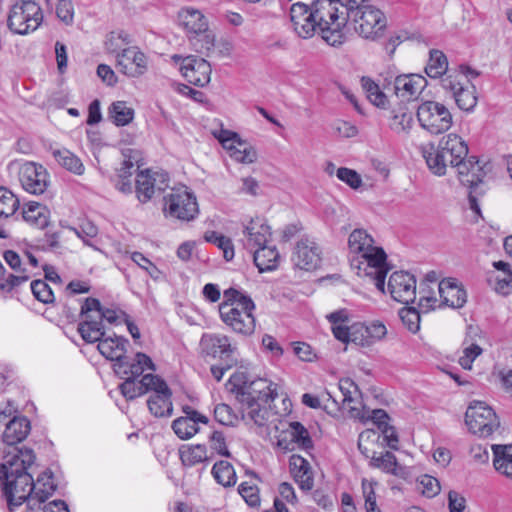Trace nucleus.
Masks as SVG:
<instances>
[{
    "mask_svg": "<svg viewBox=\"0 0 512 512\" xmlns=\"http://www.w3.org/2000/svg\"><path fill=\"white\" fill-rule=\"evenodd\" d=\"M35 461L33 450H19L0 464V488L6 497L9 508L28 502L33 493V476L30 472Z\"/></svg>",
    "mask_w": 512,
    "mask_h": 512,
    "instance_id": "nucleus-1",
    "label": "nucleus"
},
{
    "mask_svg": "<svg viewBox=\"0 0 512 512\" xmlns=\"http://www.w3.org/2000/svg\"><path fill=\"white\" fill-rule=\"evenodd\" d=\"M438 144L441 148V152L448 157L450 166L457 169L460 182L470 189V208L476 213H479L480 208L475 194L484 193L483 190L479 192L477 190L478 186L483 183V179L487 174L486 165H481L475 156L467 157L468 146L457 134L450 133L442 137Z\"/></svg>",
    "mask_w": 512,
    "mask_h": 512,
    "instance_id": "nucleus-2",
    "label": "nucleus"
},
{
    "mask_svg": "<svg viewBox=\"0 0 512 512\" xmlns=\"http://www.w3.org/2000/svg\"><path fill=\"white\" fill-rule=\"evenodd\" d=\"M341 2L334 0H314L310 9L319 22V33L322 39L331 46L342 45L345 40V28L349 16L341 8Z\"/></svg>",
    "mask_w": 512,
    "mask_h": 512,
    "instance_id": "nucleus-3",
    "label": "nucleus"
},
{
    "mask_svg": "<svg viewBox=\"0 0 512 512\" xmlns=\"http://www.w3.org/2000/svg\"><path fill=\"white\" fill-rule=\"evenodd\" d=\"M227 386L242 407L255 406L257 403L267 404L278 396L277 384L265 378L249 380L246 373L239 371L230 376Z\"/></svg>",
    "mask_w": 512,
    "mask_h": 512,
    "instance_id": "nucleus-4",
    "label": "nucleus"
},
{
    "mask_svg": "<svg viewBox=\"0 0 512 512\" xmlns=\"http://www.w3.org/2000/svg\"><path fill=\"white\" fill-rule=\"evenodd\" d=\"M350 266L358 276L370 278L379 291H385V279L389 267L387 254L382 247L374 245L367 252L352 256Z\"/></svg>",
    "mask_w": 512,
    "mask_h": 512,
    "instance_id": "nucleus-5",
    "label": "nucleus"
},
{
    "mask_svg": "<svg viewBox=\"0 0 512 512\" xmlns=\"http://www.w3.org/2000/svg\"><path fill=\"white\" fill-rule=\"evenodd\" d=\"M43 21L40 6L33 0H17L10 8L7 26L15 34L35 31Z\"/></svg>",
    "mask_w": 512,
    "mask_h": 512,
    "instance_id": "nucleus-6",
    "label": "nucleus"
},
{
    "mask_svg": "<svg viewBox=\"0 0 512 512\" xmlns=\"http://www.w3.org/2000/svg\"><path fill=\"white\" fill-rule=\"evenodd\" d=\"M349 20L354 24L356 33L368 40H377L383 36L387 26L384 13L373 5H360L349 12Z\"/></svg>",
    "mask_w": 512,
    "mask_h": 512,
    "instance_id": "nucleus-7",
    "label": "nucleus"
},
{
    "mask_svg": "<svg viewBox=\"0 0 512 512\" xmlns=\"http://www.w3.org/2000/svg\"><path fill=\"white\" fill-rule=\"evenodd\" d=\"M242 307L222 302L219 306L221 320L235 333L245 336L251 335L255 330V318L252 314L255 304L251 298H242Z\"/></svg>",
    "mask_w": 512,
    "mask_h": 512,
    "instance_id": "nucleus-8",
    "label": "nucleus"
},
{
    "mask_svg": "<svg viewBox=\"0 0 512 512\" xmlns=\"http://www.w3.org/2000/svg\"><path fill=\"white\" fill-rule=\"evenodd\" d=\"M469 431L479 437H488L499 428L500 422L491 407L482 401H473L465 413Z\"/></svg>",
    "mask_w": 512,
    "mask_h": 512,
    "instance_id": "nucleus-9",
    "label": "nucleus"
},
{
    "mask_svg": "<svg viewBox=\"0 0 512 512\" xmlns=\"http://www.w3.org/2000/svg\"><path fill=\"white\" fill-rule=\"evenodd\" d=\"M420 126L431 134H441L450 129L452 115L448 108L436 101H425L417 109Z\"/></svg>",
    "mask_w": 512,
    "mask_h": 512,
    "instance_id": "nucleus-10",
    "label": "nucleus"
},
{
    "mask_svg": "<svg viewBox=\"0 0 512 512\" xmlns=\"http://www.w3.org/2000/svg\"><path fill=\"white\" fill-rule=\"evenodd\" d=\"M164 202L165 214L179 220L190 221L199 212L195 195L186 187L172 189Z\"/></svg>",
    "mask_w": 512,
    "mask_h": 512,
    "instance_id": "nucleus-11",
    "label": "nucleus"
},
{
    "mask_svg": "<svg viewBox=\"0 0 512 512\" xmlns=\"http://www.w3.org/2000/svg\"><path fill=\"white\" fill-rule=\"evenodd\" d=\"M100 301L96 298H87L81 307V321L78 332L87 343L100 341L104 336V328L99 314Z\"/></svg>",
    "mask_w": 512,
    "mask_h": 512,
    "instance_id": "nucleus-12",
    "label": "nucleus"
},
{
    "mask_svg": "<svg viewBox=\"0 0 512 512\" xmlns=\"http://www.w3.org/2000/svg\"><path fill=\"white\" fill-rule=\"evenodd\" d=\"M119 39L120 36H115V42ZM115 53L116 67L124 75L138 78L148 70V59L137 46L120 49L118 43H115Z\"/></svg>",
    "mask_w": 512,
    "mask_h": 512,
    "instance_id": "nucleus-13",
    "label": "nucleus"
},
{
    "mask_svg": "<svg viewBox=\"0 0 512 512\" xmlns=\"http://www.w3.org/2000/svg\"><path fill=\"white\" fill-rule=\"evenodd\" d=\"M170 185L167 172L141 170L136 176L135 193L141 203L149 202L156 193L164 192Z\"/></svg>",
    "mask_w": 512,
    "mask_h": 512,
    "instance_id": "nucleus-14",
    "label": "nucleus"
},
{
    "mask_svg": "<svg viewBox=\"0 0 512 512\" xmlns=\"http://www.w3.org/2000/svg\"><path fill=\"white\" fill-rule=\"evenodd\" d=\"M379 438L380 435L375 430L367 429L361 432L358 438V449L366 458H370V467L380 469L386 474L398 475V461L392 452L386 451L379 455L376 452H373L372 455L369 454V449L365 444L374 442Z\"/></svg>",
    "mask_w": 512,
    "mask_h": 512,
    "instance_id": "nucleus-15",
    "label": "nucleus"
},
{
    "mask_svg": "<svg viewBox=\"0 0 512 512\" xmlns=\"http://www.w3.org/2000/svg\"><path fill=\"white\" fill-rule=\"evenodd\" d=\"M459 77V74H447L441 80L442 87L452 94L459 109L471 112L478 102L476 88L468 80L464 83Z\"/></svg>",
    "mask_w": 512,
    "mask_h": 512,
    "instance_id": "nucleus-16",
    "label": "nucleus"
},
{
    "mask_svg": "<svg viewBox=\"0 0 512 512\" xmlns=\"http://www.w3.org/2000/svg\"><path fill=\"white\" fill-rule=\"evenodd\" d=\"M49 178L47 169L35 162H25L18 168V180L22 188L33 195H41L47 190Z\"/></svg>",
    "mask_w": 512,
    "mask_h": 512,
    "instance_id": "nucleus-17",
    "label": "nucleus"
},
{
    "mask_svg": "<svg viewBox=\"0 0 512 512\" xmlns=\"http://www.w3.org/2000/svg\"><path fill=\"white\" fill-rule=\"evenodd\" d=\"M172 60L180 62V72L189 83L203 87L210 82L211 66L205 59L193 55H173Z\"/></svg>",
    "mask_w": 512,
    "mask_h": 512,
    "instance_id": "nucleus-18",
    "label": "nucleus"
},
{
    "mask_svg": "<svg viewBox=\"0 0 512 512\" xmlns=\"http://www.w3.org/2000/svg\"><path fill=\"white\" fill-rule=\"evenodd\" d=\"M388 290L395 301L413 303L416 298V279L406 271L393 272L388 280Z\"/></svg>",
    "mask_w": 512,
    "mask_h": 512,
    "instance_id": "nucleus-19",
    "label": "nucleus"
},
{
    "mask_svg": "<svg viewBox=\"0 0 512 512\" xmlns=\"http://www.w3.org/2000/svg\"><path fill=\"white\" fill-rule=\"evenodd\" d=\"M154 382L150 389L153 394L147 400L149 411L155 417H169L173 412L172 391L160 376L156 375Z\"/></svg>",
    "mask_w": 512,
    "mask_h": 512,
    "instance_id": "nucleus-20",
    "label": "nucleus"
},
{
    "mask_svg": "<svg viewBox=\"0 0 512 512\" xmlns=\"http://www.w3.org/2000/svg\"><path fill=\"white\" fill-rule=\"evenodd\" d=\"M290 19L295 33L303 39L311 38L319 30V22L313 16L310 7L302 2L291 6Z\"/></svg>",
    "mask_w": 512,
    "mask_h": 512,
    "instance_id": "nucleus-21",
    "label": "nucleus"
},
{
    "mask_svg": "<svg viewBox=\"0 0 512 512\" xmlns=\"http://www.w3.org/2000/svg\"><path fill=\"white\" fill-rule=\"evenodd\" d=\"M202 352L213 358L231 359L237 351V346L224 334L205 333L200 340Z\"/></svg>",
    "mask_w": 512,
    "mask_h": 512,
    "instance_id": "nucleus-22",
    "label": "nucleus"
},
{
    "mask_svg": "<svg viewBox=\"0 0 512 512\" xmlns=\"http://www.w3.org/2000/svg\"><path fill=\"white\" fill-rule=\"evenodd\" d=\"M113 370L120 378L138 379L145 370L155 371L156 366L145 353H136L133 359L124 357L113 364Z\"/></svg>",
    "mask_w": 512,
    "mask_h": 512,
    "instance_id": "nucleus-23",
    "label": "nucleus"
},
{
    "mask_svg": "<svg viewBox=\"0 0 512 512\" xmlns=\"http://www.w3.org/2000/svg\"><path fill=\"white\" fill-rule=\"evenodd\" d=\"M57 486L53 480V473L50 470H45L41 473L36 481L33 480V493L30 495L28 502V511L38 512L41 506L45 503L55 492Z\"/></svg>",
    "mask_w": 512,
    "mask_h": 512,
    "instance_id": "nucleus-24",
    "label": "nucleus"
},
{
    "mask_svg": "<svg viewBox=\"0 0 512 512\" xmlns=\"http://www.w3.org/2000/svg\"><path fill=\"white\" fill-rule=\"evenodd\" d=\"M320 254L317 243L309 239H301L294 248L292 261L296 267L309 271L320 264Z\"/></svg>",
    "mask_w": 512,
    "mask_h": 512,
    "instance_id": "nucleus-25",
    "label": "nucleus"
},
{
    "mask_svg": "<svg viewBox=\"0 0 512 512\" xmlns=\"http://www.w3.org/2000/svg\"><path fill=\"white\" fill-rule=\"evenodd\" d=\"M294 444L305 451L313 448L309 432L300 422L289 423V428L278 439V446L284 450H294Z\"/></svg>",
    "mask_w": 512,
    "mask_h": 512,
    "instance_id": "nucleus-26",
    "label": "nucleus"
},
{
    "mask_svg": "<svg viewBox=\"0 0 512 512\" xmlns=\"http://www.w3.org/2000/svg\"><path fill=\"white\" fill-rule=\"evenodd\" d=\"M243 233L246 237L244 246L251 252L266 245L271 237L270 227L267 225L266 221L260 217L251 219L245 226Z\"/></svg>",
    "mask_w": 512,
    "mask_h": 512,
    "instance_id": "nucleus-27",
    "label": "nucleus"
},
{
    "mask_svg": "<svg viewBox=\"0 0 512 512\" xmlns=\"http://www.w3.org/2000/svg\"><path fill=\"white\" fill-rule=\"evenodd\" d=\"M438 292L441 304L451 308H461L467 302V293L455 278H446L439 282Z\"/></svg>",
    "mask_w": 512,
    "mask_h": 512,
    "instance_id": "nucleus-28",
    "label": "nucleus"
},
{
    "mask_svg": "<svg viewBox=\"0 0 512 512\" xmlns=\"http://www.w3.org/2000/svg\"><path fill=\"white\" fill-rule=\"evenodd\" d=\"M180 24L187 30V32L200 35L204 34L207 40V49L213 46V41L210 35L206 34L208 30V22L205 16L197 9L187 7L183 8L178 15Z\"/></svg>",
    "mask_w": 512,
    "mask_h": 512,
    "instance_id": "nucleus-29",
    "label": "nucleus"
},
{
    "mask_svg": "<svg viewBox=\"0 0 512 512\" xmlns=\"http://www.w3.org/2000/svg\"><path fill=\"white\" fill-rule=\"evenodd\" d=\"M426 79L419 74L399 75L394 81L395 94L405 100L416 99L426 87Z\"/></svg>",
    "mask_w": 512,
    "mask_h": 512,
    "instance_id": "nucleus-30",
    "label": "nucleus"
},
{
    "mask_svg": "<svg viewBox=\"0 0 512 512\" xmlns=\"http://www.w3.org/2000/svg\"><path fill=\"white\" fill-rule=\"evenodd\" d=\"M290 472L300 489L310 491L314 486L313 472L309 462L300 455L293 454L289 459Z\"/></svg>",
    "mask_w": 512,
    "mask_h": 512,
    "instance_id": "nucleus-31",
    "label": "nucleus"
},
{
    "mask_svg": "<svg viewBox=\"0 0 512 512\" xmlns=\"http://www.w3.org/2000/svg\"><path fill=\"white\" fill-rule=\"evenodd\" d=\"M366 332V324L362 322L336 326L333 329V335L337 340L343 343L353 342L361 346H369Z\"/></svg>",
    "mask_w": 512,
    "mask_h": 512,
    "instance_id": "nucleus-32",
    "label": "nucleus"
},
{
    "mask_svg": "<svg viewBox=\"0 0 512 512\" xmlns=\"http://www.w3.org/2000/svg\"><path fill=\"white\" fill-rule=\"evenodd\" d=\"M421 153L433 174L437 176L446 174V169L450 166V163L448 157L441 152L439 144L435 145L432 142L423 144L421 146Z\"/></svg>",
    "mask_w": 512,
    "mask_h": 512,
    "instance_id": "nucleus-33",
    "label": "nucleus"
},
{
    "mask_svg": "<svg viewBox=\"0 0 512 512\" xmlns=\"http://www.w3.org/2000/svg\"><path fill=\"white\" fill-rule=\"evenodd\" d=\"M155 377V374L148 373L143 375L140 380L123 378L124 381L119 385V390L127 400H133L154 388L152 385L155 384Z\"/></svg>",
    "mask_w": 512,
    "mask_h": 512,
    "instance_id": "nucleus-34",
    "label": "nucleus"
},
{
    "mask_svg": "<svg viewBox=\"0 0 512 512\" xmlns=\"http://www.w3.org/2000/svg\"><path fill=\"white\" fill-rule=\"evenodd\" d=\"M30 432V422L26 417H14L5 427L3 442L13 446L22 442Z\"/></svg>",
    "mask_w": 512,
    "mask_h": 512,
    "instance_id": "nucleus-35",
    "label": "nucleus"
},
{
    "mask_svg": "<svg viewBox=\"0 0 512 512\" xmlns=\"http://www.w3.org/2000/svg\"><path fill=\"white\" fill-rule=\"evenodd\" d=\"M98 342L97 348L106 359L116 363L125 357L127 339L116 335L114 337L104 336Z\"/></svg>",
    "mask_w": 512,
    "mask_h": 512,
    "instance_id": "nucleus-36",
    "label": "nucleus"
},
{
    "mask_svg": "<svg viewBox=\"0 0 512 512\" xmlns=\"http://www.w3.org/2000/svg\"><path fill=\"white\" fill-rule=\"evenodd\" d=\"M491 448L495 470L508 479H512V444H494Z\"/></svg>",
    "mask_w": 512,
    "mask_h": 512,
    "instance_id": "nucleus-37",
    "label": "nucleus"
},
{
    "mask_svg": "<svg viewBox=\"0 0 512 512\" xmlns=\"http://www.w3.org/2000/svg\"><path fill=\"white\" fill-rule=\"evenodd\" d=\"M389 128L398 135H408L414 124L413 113L404 106L392 110Z\"/></svg>",
    "mask_w": 512,
    "mask_h": 512,
    "instance_id": "nucleus-38",
    "label": "nucleus"
},
{
    "mask_svg": "<svg viewBox=\"0 0 512 512\" xmlns=\"http://www.w3.org/2000/svg\"><path fill=\"white\" fill-rule=\"evenodd\" d=\"M22 214L24 220L36 228L43 229L49 224V210L38 202L27 203Z\"/></svg>",
    "mask_w": 512,
    "mask_h": 512,
    "instance_id": "nucleus-39",
    "label": "nucleus"
},
{
    "mask_svg": "<svg viewBox=\"0 0 512 512\" xmlns=\"http://www.w3.org/2000/svg\"><path fill=\"white\" fill-rule=\"evenodd\" d=\"M279 257L280 255L276 247L268 246L267 244L253 252L254 263L260 272L271 271L277 268Z\"/></svg>",
    "mask_w": 512,
    "mask_h": 512,
    "instance_id": "nucleus-40",
    "label": "nucleus"
},
{
    "mask_svg": "<svg viewBox=\"0 0 512 512\" xmlns=\"http://www.w3.org/2000/svg\"><path fill=\"white\" fill-rule=\"evenodd\" d=\"M374 245V238L363 228L354 229L348 237V249L352 256L367 252Z\"/></svg>",
    "mask_w": 512,
    "mask_h": 512,
    "instance_id": "nucleus-41",
    "label": "nucleus"
},
{
    "mask_svg": "<svg viewBox=\"0 0 512 512\" xmlns=\"http://www.w3.org/2000/svg\"><path fill=\"white\" fill-rule=\"evenodd\" d=\"M493 267L498 271L495 277V291L502 295L512 293V270L510 264L504 261H494Z\"/></svg>",
    "mask_w": 512,
    "mask_h": 512,
    "instance_id": "nucleus-42",
    "label": "nucleus"
},
{
    "mask_svg": "<svg viewBox=\"0 0 512 512\" xmlns=\"http://www.w3.org/2000/svg\"><path fill=\"white\" fill-rule=\"evenodd\" d=\"M109 118L117 127L126 126L134 119L135 111L125 101H115L108 109Z\"/></svg>",
    "mask_w": 512,
    "mask_h": 512,
    "instance_id": "nucleus-43",
    "label": "nucleus"
},
{
    "mask_svg": "<svg viewBox=\"0 0 512 512\" xmlns=\"http://www.w3.org/2000/svg\"><path fill=\"white\" fill-rule=\"evenodd\" d=\"M448 71V60L446 55L437 49L429 52V60L425 67L426 74L433 79L443 77Z\"/></svg>",
    "mask_w": 512,
    "mask_h": 512,
    "instance_id": "nucleus-44",
    "label": "nucleus"
},
{
    "mask_svg": "<svg viewBox=\"0 0 512 512\" xmlns=\"http://www.w3.org/2000/svg\"><path fill=\"white\" fill-rule=\"evenodd\" d=\"M212 475L216 482L224 487H232L237 481L234 467L226 460L218 461L213 465Z\"/></svg>",
    "mask_w": 512,
    "mask_h": 512,
    "instance_id": "nucleus-45",
    "label": "nucleus"
},
{
    "mask_svg": "<svg viewBox=\"0 0 512 512\" xmlns=\"http://www.w3.org/2000/svg\"><path fill=\"white\" fill-rule=\"evenodd\" d=\"M180 459L185 466H195L209 460L207 449L204 445L183 446L179 450Z\"/></svg>",
    "mask_w": 512,
    "mask_h": 512,
    "instance_id": "nucleus-46",
    "label": "nucleus"
},
{
    "mask_svg": "<svg viewBox=\"0 0 512 512\" xmlns=\"http://www.w3.org/2000/svg\"><path fill=\"white\" fill-rule=\"evenodd\" d=\"M361 86L373 105L380 108H386L388 106L389 101L387 96L370 77L363 76L361 78Z\"/></svg>",
    "mask_w": 512,
    "mask_h": 512,
    "instance_id": "nucleus-47",
    "label": "nucleus"
},
{
    "mask_svg": "<svg viewBox=\"0 0 512 512\" xmlns=\"http://www.w3.org/2000/svg\"><path fill=\"white\" fill-rule=\"evenodd\" d=\"M55 160L65 169L74 174L81 175L84 172V165L81 160L67 149L54 150Z\"/></svg>",
    "mask_w": 512,
    "mask_h": 512,
    "instance_id": "nucleus-48",
    "label": "nucleus"
},
{
    "mask_svg": "<svg viewBox=\"0 0 512 512\" xmlns=\"http://www.w3.org/2000/svg\"><path fill=\"white\" fill-rule=\"evenodd\" d=\"M233 146L234 148H229L227 151L230 157L235 161L243 164H251L257 160L256 150L243 140L240 139Z\"/></svg>",
    "mask_w": 512,
    "mask_h": 512,
    "instance_id": "nucleus-49",
    "label": "nucleus"
},
{
    "mask_svg": "<svg viewBox=\"0 0 512 512\" xmlns=\"http://www.w3.org/2000/svg\"><path fill=\"white\" fill-rule=\"evenodd\" d=\"M124 160L121 163V166L117 169L116 178H124L130 179L133 175L137 166V169L140 168L142 164H140V152L134 149H127L123 152Z\"/></svg>",
    "mask_w": 512,
    "mask_h": 512,
    "instance_id": "nucleus-50",
    "label": "nucleus"
},
{
    "mask_svg": "<svg viewBox=\"0 0 512 512\" xmlns=\"http://www.w3.org/2000/svg\"><path fill=\"white\" fill-rule=\"evenodd\" d=\"M31 278L30 272L6 273L0 278V290L6 293L17 291L20 286Z\"/></svg>",
    "mask_w": 512,
    "mask_h": 512,
    "instance_id": "nucleus-51",
    "label": "nucleus"
},
{
    "mask_svg": "<svg viewBox=\"0 0 512 512\" xmlns=\"http://www.w3.org/2000/svg\"><path fill=\"white\" fill-rule=\"evenodd\" d=\"M204 239L221 249L226 261H231L234 258V246L230 238L215 231H208L205 233Z\"/></svg>",
    "mask_w": 512,
    "mask_h": 512,
    "instance_id": "nucleus-52",
    "label": "nucleus"
},
{
    "mask_svg": "<svg viewBox=\"0 0 512 512\" xmlns=\"http://www.w3.org/2000/svg\"><path fill=\"white\" fill-rule=\"evenodd\" d=\"M19 207V200L7 188L0 187V217L12 216Z\"/></svg>",
    "mask_w": 512,
    "mask_h": 512,
    "instance_id": "nucleus-53",
    "label": "nucleus"
},
{
    "mask_svg": "<svg viewBox=\"0 0 512 512\" xmlns=\"http://www.w3.org/2000/svg\"><path fill=\"white\" fill-rule=\"evenodd\" d=\"M172 429L175 434L183 440L189 439L194 436L199 428L197 424L191 421V418H177L172 423Z\"/></svg>",
    "mask_w": 512,
    "mask_h": 512,
    "instance_id": "nucleus-54",
    "label": "nucleus"
},
{
    "mask_svg": "<svg viewBox=\"0 0 512 512\" xmlns=\"http://www.w3.org/2000/svg\"><path fill=\"white\" fill-rule=\"evenodd\" d=\"M343 409L347 410L350 417L366 421L369 418V409H367L362 402V394L352 397V400L342 404Z\"/></svg>",
    "mask_w": 512,
    "mask_h": 512,
    "instance_id": "nucleus-55",
    "label": "nucleus"
},
{
    "mask_svg": "<svg viewBox=\"0 0 512 512\" xmlns=\"http://www.w3.org/2000/svg\"><path fill=\"white\" fill-rule=\"evenodd\" d=\"M30 287L34 297L38 301L44 304L54 302V293L51 287L44 280H34L31 282Z\"/></svg>",
    "mask_w": 512,
    "mask_h": 512,
    "instance_id": "nucleus-56",
    "label": "nucleus"
},
{
    "mask_svg": "<svg viewBox=\"0 0 512 512\" xmlns=\"http://www.w3.org/2000/svg\"><path fill=\"white\" fill-rule=\"evenodd\" d=\"M214 417L217 422L226 426H233L238 420V417L234 413L233 409L224 403L215 406Z\"/></svg>",
    "mask_w": 512,
    "mask_h": 512,
    "instance_id": "nucleus-57",
    "label": "nucleus"
},
{
    "mask_svg": "<svg viewBox=\"0 0 512 512\" xmlns=\"http://www.w3.org/2000/svg\"><path fill=\"white\" fill-rule=\"evenodd\" d=\"M399 316L409 331L416 333L419 330L420 314L415 308H402L399 312Z\"/></svg>",
    "mask_w": 512,
    "mask_h": 512,
    "instance_id": "nucleus-58",
    "label": "nucleus"
},
{
    "mask_svg": "<svg viewBox=\"0 0 512 512\" xmlns=\"http://www.w3.org/2000/svg\"><path fill=\"white\" fill-rule=\"evenodd\" d=\"M238 492L249 506L256 507L260 504L259 491L256 485L243 482L239 485Z\"/></svg>",
    "mask_w": 512,
    "mask_h": 512,
    "instance_id": "nucleus-59",
    "label": "nucleus"
},
{
    "mask_svg": "<svg viewBox=\"0 0 512 512\" xmlns=\"http://www.w3.org/2000/svg\"><path fill=\"white\" fill-rule=\"evenodd\" d=\"M482 351H483L482 348L475 343H472V344L464 347L463 355L459 358V361H458L460 366L465 370H471L474 360L479 355L482 354Z\"/></svg>",
    "mask_w": 512,
    "mask_h": 512,
    "instance_id": "nucleus-60",
    "label": "nucleus"
},
{
    "mask_svg": "<svg viewBox=\"0 0 512 512\" xmlns=\"http://www.w3.org/2000/svg\"><path fill=\"white\" fill-rule=\"evenodd\" d=\"M72 230L85 245L94 247L90 240L97 236L98 228L92 222L85 221L78 228H72Z\"/></svg>",
    "mask_w": 512,
    "mask_h": 512,
    "instance_id": "nucleus-61",
    "label": "nucleus"
},
{
    "mask_svg": "<svg viewBox=\"0 0 512 512\" xmlns=\"http://www.w3.org/2000/svg\"><path fill=\"white\" fill-rule=\"evenodd\" d=\"M336 176L352 189H358L362 185L361 176L353 169L346 167L338 168L336 170Z\"/></svg>",
    "mask_w": 512,
    "mask_h": 512,
    "instance_id": "nucleus-62",
    "label": "nucleus"
},
{
    "mask_svg": "<svg viewBox=\"0 0 512 512\" xmlns=\"http://www.w3.org/2000/svg\"><path fill=\"white\" fill-rule=\"evenodd\" d=\"M338 389L342 395V404L352 400V397L359 396L360 389L350 378L340 379Z\"/></svg>",
    "mask_w": 512,
    "mask_h": 512,
    "instance_id": "nucleus-63",
    "label": "nucleus"
},
{
    "mask_svg": "<svg viewBox=\"0 0 512 512\" xmlns=\"http://www.w3.org/2000/svg\"><path fill=\"white\" fill-rule=\"evenodd\" d=\"M57 17L66 25H70L74 20V7L70 0H59L56 5Z\"/></svg>",
    "mask_w": 512,
    "mask_h": 512,
    "instance_id": "nucleus-64",
    "label": "nucleus"
}]
</instances>
